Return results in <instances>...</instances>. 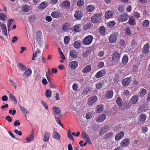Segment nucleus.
Wrapping results in <instances>:
<instances>
[{"mask_svg": "<svg viewBox=\"0 0 150 150\" xmlns=\"http://www.w3.org/2000/svg\"><path fill=\"white\" fill-rule=\"evenodd\" d=\"M101 14L100 13L94 14L92 17L91 21L95 23H100L101 22Z\"/></svg>", "mask_w": 150, "mask_h": 150, "instance_id": "1", "label": "nucleus"}, {"mask_svg": "<svg viewBox=\"0 0 150 150\" xmlns=\"http://www.w3.org/2000/svg\"><path fill=\"white\" fill-rule=\"evenodd\" d=\"M121 54L118 50L114 51L112 55V60L114 62L118 61L120 57Z\"/></svg>", "mask_w": 150, "mask_h": 150, "instance_id": "2", "label": "nucleus"}, {"mask_svg": "<svg viewBox=\"0 0 150 150\" xmlns=\"http://www.w3.org/2000/svg\"><path fill=\"white\" fill-rule=\"evenodd\" d=\"M93 40V36L91 35H88L83 40L82 43L84 45H88L91 43Z\"/></svg>", "mask_w": 150, "mask_h": 150, "instance_id": "3", "label": "nucleus"}, {"mask_svg": "<svg viewBox=\"0 0 150 150\" xmlns=\"http://www.w3.org/2000/svg\"><path fill=\"white\" fill-rule=\"evenodd\" d=\"M42 33L40 30H37L36 32V41L38 44L40 45L42 43Z\"/></svg>", "mask_w": 150, "mask_h": 150, "instance_id": "4", "label": "nucleus"}, {"mask_svg": "<svg viewBox=\"0 0 150 150\" xmlns=\"http://www.w3.org/2000/svg\"><path fill=\"white\" fill-rule=\"evenodd\" d=\"M129 18V16L126 13L120 15L118 18V20L120 22H122L126 21Z\"/></svg>", "mask_w": 150, "mask_h": 150, "instance_id": "5", "label": "nucleus"}, {"mask_svg": "<svg viewBox=\"0 0 150 150\" xmlns=\"http://www.w3.org/2000/svg\"><path fill=\"white\" fill-rule=\"evenodd\" d=\"M105 74V69H102L96 74L95 77L96 78H99L104 76Z\"/></svg>", "mask_w": 150, "mask_h": 150, "instance_id": "6", "label": "nucleus"}, {"mask_svg": "<svg viewBox=\"0 0 150 150\" xmlns=\"http://www.w3.org/2000/svg\"><path fill=\"white\" fill-rule=\"evenodd\" d=\"M117 35L116 33L112 34L109 37V41L111 43H114L116 42L117 40Z\"/></svg>", "mask_w": 150, "mask_h": 150, "instance_id": "7", "label": "nucleus"}, {"mask_svg": "<svg viewBox=\"0 0 150 150\" xmlns=\"http://www.w3.org/2000/svg\"><path fill=\"white\" fill-rule=\"evenodd\" d=\"M130 140L128 138H126L123 140L120 144V146L122 147H126L129 144Z\"/></svg>", "mask_w": 150, "mask_h": 150, "instance_id": "8", "label": "nucleus"}, {"mask_svg": "<svg viewBox=\"0 0 150 150\" xmlns=\"http://www.w3.org/2000/svg\"><path fill=\"white\" fill-rule=\"evenodd\" d=\"M97 99L96 96H92L88 99V104L89 105H91L94 103Z\"/></svg>", "mask_w": 150, "mask_h": 150, "instance_id": "9", "label": "nucleus"}, {"mask_svg": "<svg viewBox=\"0 0 150 150\" xmlns=\"http://www.w3.org/2000/svg\"><path fill=\"white\" fill-rule=\"evenodd\" d=\"M139 100L138 96L137 95H134L130 100V103L134 104L137 103Z\"/></svg>", "mask_w": 150, "mask_h": 150, "instance_id": "10", "label": "nucleus"}, {"mask_svg": "<svg viewBox=\"0 0 150 150\" xmlns=\"http://www.w3.org/2000/svg\"><path fill=\"white\" fill-rule=\"evenodd\" d=\"M106 118L105 115L101 114L96 118V121L97 122H102L105 120Z\"/></svg>", "mask_w": 150, "mask_h": 150, "instance_id": "11", "label": "nucleus"}, {"mask_svg": "<svg viewBox=\"0 0 150 150\" xmlns=\"http://www.w3.org/2000/svg\"><path fill=\"white\" fill-rule=\"evenodd\" d=\"M61 13L58 11H55L52 12L51 16L54 18H58L60 17L61 16Z\"/></svg>", "mask_w": 150, "mask_h": 150, "instance_id": "12", "label": "nucleus"}, {"mask_svg": "<svg viewBox=\"0 0 150 150\" xmlns=\"http://www.w3.org/2000/svg\"><path fill=\"white\" fill-rule=\"evenodd\" d=\"M82 13L81 11L79 10L76 11L74 14V16L77 20L81 19L82 17Z\"/></svg>", "mask_w": 150, "mask_h": 150, "instance_id": "13", "label": "nucleus"}, {"mask_svg": "<svg viewBox=\"0 0 150 150\" xmlns=\"http://www.w3.org/2000/svg\"><path fill=\"white\" fill-rule=\"evenodd\" d=\"M149 45L148 43L146 44L144 46L142 49V52L145 54H147L149 51Z\"/></svg>", "mask_w": 150, "mask_h": 150, "instance_id": "14", "label": "nucleus"}, {"mask_svg": "<svg viewBox=\"0 0 150 150\" xmlns=\"http://www.w3.org/2000/svg\"><path fill=\"white\" fill-rule=\"evenodd\" d=\"M131 81L130 78H126L122 80V84L123 86H127L129 84Z\"/></svg>", "mask_w": 150, "mask_h": 150, "instance_id": "15", "label": "nucleus"}, {"mask_svg": "<svg viewBox=\"0 0 150 150\" xmlns=\"http://www.w3.org/2000/svg\"><path fill=\"white\" fill-rule=\"evenodd\" d=\"M78 64V62L77 61H72L69 63V66L71 69H75L77 67Z\"/></svg>", "mask_w": 150, "mask_h": 150, "instance_id": "16", "label": "nucleus"}, {"mask_svg": "<svg viewBox=\"0 0 150 150\" xmlns=\"http://www.w3.org/2000/svg\"><path fill=\"white\" fill-rule=\"evenodd\" d=\"M124 132H120L117 134L115 137V139L116 141H118L121 139L124 135Z\"/></svg>", "mask_w": 150, "mask_h": 150, "instance_id": "17", "label": "nucleus"}, {"mask_svg": "<svg viewBox=\"0 0 150 150\" xmlns=\"http://www.w3.org/2000/svg\"><path fill=\"white\" fill-rule=\"evenodd\" d=\"M91 66L90 65L86 66L82 70V72L84 74L88 73L91 70Z\"/></svg>", "mask_w": 150, "mask_h": 150, "instance_id": "18", "label": "nucleus"}, {"mask_svg": "<svg viewBox=\"0 0 150 150\" xmlns=\"http://www.w3.org/2000/svg\"><path fill=\"white\" fill-rule=\"evenodd\" d=\"M52 111L57 115H59L61 113V110L60 108L55 106H54L52 108Z\"/></svg>", "mask_w": 150, "mask_h": 150, "instance_id": "19", "label": "nucleus"}, {"mask_svg": "<svg viewBox=\"0 0 150 150\" xmlns=\"http://www.w3.org/2000/svg\"><path fill=\"white\" fill-rule=\"evenodd\" d=\"M146 116L145 114H141L139 116L138 121L140 122H143L146 120Z\"/></svg>", "mask_w": 150, "mask_h": 150, "instance_id": "20", "label": "nucleus"}, {"mask_svg": "<svg viewBox=\"0 0 150 150\" xmlns=\"http://www.w3.org/2000/svg\"><path fill=\"white\" fill-rule=\"evenodd\" d=\"M81 42L79 41H76L73 44V46L76 49H79L81 46Z\"/></svg>", "mask_w": 150, "mask_h": 150, "instance_id": "21", "label": "nucleus"}, {"mask_svg": "<svg viewBox=\"0 0 150 150\" xmlns=\"http://www.w3.org/2000/svg\"><path fill=\"white\" fill-rule=\"evenodd\" d=\"M137 39H133L132 40L131 46L133 48L136 47L137 45Z\"/></svg>", "mask_w": 150, "mask_h": 150, "instance_id": "22", "label": "nucleus"}, {"mask_svg": "<svg viewBox=\"0 0 150 150\" xmlns=\"http://www.w3.org/2000/svg\"><path fill=\"white\" fill-rule=\"evenodd\" d=\"M32 73V71L30 69H28L26 70L23 73V75L25 78H27L30 76Z\"/></svg>", "mask_w": 150, "mask_h": 150, "instance_id": "23", "label": "nucleus"}, {"mask_svg": "<svg viewBox=\"0 0 150 150\" xmlns=\"http://www.w3.org/2000/svg\"><path fill=\"white\" fill-rule=\"evenodd\" d=\"M128 61V57L127 54H125L122 59V62L124 65H126Z\"/></svg>", "mask_w": 150, "mask_h": 150, "instance_id": "24", "label": "nucleus"}, {"mask_svg": "<svg viewBox=\"0 0 150 150\" xmlns=\"http://www.w3.org/2000/svg\"><path fill=\"white\" fill-rule=\"evenodd\" d=\"M34 135V133L33 132H32L31 134L26 138V139L27 140L28 142H30L33 140Z\"/></svg>", "mask_w": 150, "mask_h": 150, "instance_id": "25", "label": "nucleus"}, {"mask_svg": "<svg viewBox=\"0 0 150 150\" xmlns=\"http://www.w3.org/2000/svg\"><path fill=\"white\" fill-rule=\"evenodd\" d=\"M1 26L3 34L5 36H7V30L6 25L4 24H2Z\"/></svg>", "mask_w": 150, "mask_h": 150, "instance_id": "26", "label": "nucleus"}, {"mask_svg": "<svg viewBox=\"0 0 150 150\" xmlns=\"http://www.w3.org/2000/svg\"><path fill=\"white\" fill-rule=\"evenodd\" d=\"M129 23L131 25H134L136 22L134 20V18L133 16H130L128 21Z\"/></svg>", "mask_w": 150, "mask_h": 150, "instance_id": "27", "label": "nucleus"}, {"mask_svg": "<svg viewBox=\"0 0 150 150\" xmlns=\"http://www.w3.org/2000/svg\"><path fill=\"white\" fill-rule=\"evenodd\" d=\"M53 138L56 140H59L60 139V134L57 132H54L52 134Z\"/></svg>", "mask_w": 150, "mask_h": 150, "instance_id": "28", "label": "nucleus"}, {"mask_svg": "<svg viewBox=\"0 0 150 150\" xmlns=\"http://www.w3.org/2000/svg\"><path fill=\"white\" fill-rule=\"evenodd\" d=\"M69 55L72 57L75 58L77 57V53L74 50H71L69 51Z\"/></svg>", "mask_w": 150, "mask_h": 150, "instance_id": "29", "label": "nucleus"}, {"mask_svg": "<svg viewBox=\"0 0 150 150\" xmlns=\"http://www.w3.org/2000/svg\"><path fill=\"white\" fill-rule=\"evenodd\" d=\"M62 5L63 7L68 8L70 6V4L68 0H66L62 2Z\"/></svg>", "mask_w": 150, "mask_h": 150, "instance_id": "30", "label": "nucleus"}, {"mask_svg": "<svg viewBox=\"0 0 150 150\" xmlns=\"http://www.w3.org/2000/svg\"><path fill=\"white\" fill-rule=\"evenodd\" d=\"M146 93V90L145 89L142 88L140 89L138 94L139 96L142 97L144 96Z\"/></svg>", "mask_w": 150, "mask_h": 150, "instance_id": "31", "label": "nucleus"}, {"mask_svg": "<svg viewBox=\"0 0 150 150\" xmlns=\"http://www.w3.org/2000/svg\"><path fill=\"white\" fill-rule=\"evenodd\" d=\"M69 24L68 23H65L62 25V28L63 30L66 31L69 28Z\"/></svg>", "mask_w": 150, "mask_h": 150, "instance_id": "32", "label": "nucleus"}, {"mask_svg": "<svg viewBox=\"0 0 150 150\" xmlns=\"http://www.w3.org/2000/svg\"><path fill=\"white\" fill-rule=\"evenodd\" d=\"M81 25L80 24L75 25L74 27V30L76 32H78L81 30Z\"/></svg>", "mask_w": 150, "mask_h": 150, "instance_id": "33", "label": "nucleus"}, {"mask_svg": "<svg viewBox=\"0 0 150 150\" xmlns=\"http://www.w3.org/2000/svg\"><path fill=\"white\" fill-rule=\"evenodd\" d=\"M14 22V20L13 19H9L8 21L7 22V27L8 31H10V28L11 25Z\"/></svg>", "mask_w": 150, "mask_h": 150, "instance_id": "34", "label": "nucleus"}, {"mask_svg": "<svg viewBox=\"0 0 150 150\" xmlns=\"http://www.w3.org/2000/svg\"><path fill=\"white\" fill-rule=\"evenodd\" d=\"M106 28L103 26H100L98 29L99 33L102 35H103L105 33Z\"/></svg>", "mask_w": 150, "mask_h": 150, "instance_id": "35", "label": "nucleus"}, {"mask_svg": "<svg viewBox=\"0 0 150 150\" xmlns=\"http://www.w3.org/2000/svg\"><path fill=\"white\" fill-rule=\"evenodd\" d=\"M94 9V7L92 5H90L87 6L86 7V10L88 12H92Z\"/></svg>", "mask_w": 150, "mask_h": 150, "instance_id": "36", "label": "nucleus"}, {"mask_svg": "<svg viewBox=\"0 0 150 150\" xmlns=\"http://www.w3.org/2000/svg\"><path fill=\"white\" fill-rule=\"evenodd\" d=\"M113 94L112 91L110 90L108 91L106 93V98L107 99H110L111 98Z\"/></svg>", "mask_w": 150, "mask_h": 150, "instance_id": "37", "label": "nucleus"}, {"mask_svg": "<svg viewBox=\"0 0 150 150\" xmlns=\"http://www.w3.org/2000/svg\"><path fill=\"white\" fill-rule=\"evenodd\" d=\"M103 105H100L97 107L96 112L97 113H100L103 111Z\"/></svg>", "mask_w": 150, "mask_h": 150, "instance_id": "38", "label": "nucleus"}, {"mask_svg": "<svg viewBox=\"0 0 150 150\" xmlns=\"http://www.w3.org/2000/svg\"><path fill=\"white\" fill-rule=\"evenodd\" d=\"M112 15V13L111 11H107L105 14V17L107 18H111Z\"/></svg>", "mask_w": 150, "mask_h": 150, "instance_id": "39", "label": "nucleus"}, {"mask_svg": "<svg viewBox=\"0 0 150 150\" xmlns=\"http://www.w3.org/2000/svg\"><path fill=\"white\" fill-rule=\"evenodd\" d=\"M146 107L144 105H142L139 107L138 110V111L139 113H142L145 112L146 111Z\"/></svg>", "mask_w": 150, "mask_h": 150, "instance_id": "40", "label": "nucleus"}, {"mask_svg": "<svg viewBox=\"0 0 150 150\" xmlns=\"http://www.w3.org/2000/svg\"><path fill=\"white\" fill-rule=\"evenodd\" d=\"M7 16L3 13H0V20L1 21H4L6 19Z\"/></svg>", "mask_w": 150, "mask_h": 150, "instance_id": "41", "label": "nucleus"}, {"mask_svg": "<svg viewBox=\"0 0 150 150\" xmlns=\"http://www.w3.org/2000/svg\"><path fill=\"white\" fill-rule=\"evenodd\" d=\"M18 65V67L22 71H25L27 69L25 66L23 64L19 63Z\"/></svg>", "mask_w": 150, "mask_h": 150, "instance_id": "42", "label": "nucleus"}, {"mask_svg": "<svg viewBox=\"0 0 150 150\" xmlns=\"http://www.w3.org/2000/svg\"><path fill=\"white\" fill-rule=\"evenodd\" d=\"M45 94L46 97L48 98H50L51 96L52 92L50 90H47Z\"/></svg>", "mask_w": 150, "mask_h": 150, "instance_id": "43", "label": "nucleus"}, {"mask_svg": "<svg viewBox=\"0 0 150 150\" xmlns=\"http://www.w3.org/2000/svg\"><path fill=\"white\" fill-rule=\"evenodd\" d=\"M50 134L48 133H46L45 134V136L43 138V140L45 142L47 141L49 139Z\"/></svg>", "mask_w": 150, "mask_h": 150, "instance_id": "44", "label": "nucleus"}, {"mask_svg": "<svg viewBox=\"0 0 150 150\" xmlns=\"http://www.w3.org/2000/svg\"><path fill=\"white\" fill-rule=\"evenodd\" d=\"M47 6V4L45 2H42L38 6V7L40 8H44Z\"/></svg>", "mask_w": 150, "mask_h": 150, "instance_id": "45", "label": "nucleus"}, {"mask_svg": "<svg viewBox=\"0 0 150 150\" xmlns=\"http://www.w3.org/2000/svg\"><path fill=\"white\" fill-rule=\"evenodd\" d=\"M116 103L118 105L121 107L122 105V99L120 97H118L116 100Z\"/></svg>", "mask_w": 150, "mask_h": 150, "instance_id": "46", "label": "nucleus"}, {"mask_svg": "<svg viewBox=\"0 0 150 150\" xmlns=\"http://www.w3.org/2000/svg\"><path fill=\"white\" fill-rule=\"evenodd\" d=\"M20 109L24 113L29 114V111L24 107L20 106Z\"/></svg>", "mask_w": 150, "mask_h": 150, "instance_id": "47", "label": "nucleus"}, {"mask_svg": "<svg viewBox=\"0 0 150 150\" xmlns=\"http://www.w3.org/2000/svg\"><path fill=\"white\" fill-rule=\"evenodd\" d=\"M9 98L12 101H14L15 103H17L16 97L13 95L10 94L9 95Z\"/></svg>", "mask_w": 150, "mask_h": 150, "instance_id": "48", "label": "nucleus"}, {"mask_svg": "<svg viewBox=\"0 0 150 150\" xmlns=\"http://www.w3.org/2000/svg\"><path fill=\"white\" fill-rule=\"evenodd\" d=\"M149 24V21L147 20H146L143 21L142 24L144 27L146 28L148 26Z\"/></svg>", "mask_w": 150, "mask_h": 150, "instance_id": "49", "label": "nucleus"}, {"mask_svg": "<svg viewBox=\"0 0 150 150\" xmlns=\"http://www.w3.org/2000/svg\"><path fill=\"white\" fill-rule=\"evenodd\" d=\"M84 4V1L83 0H78L77 3V6L79 7H81Z\"/></svg>", "mask_w": 150, "mask_h": 150, "instance_id": "50", "label": "nucleus"}, {"mask_svg": "<svg viewBox=\"0 0 150 150\" xmlns=\"http://www.w3.org/2000/svg\"><path fill=\"white\" fill-rule=\"evenodd\" d=\"M113 135V133L109 132L106 134L104 137V139H107L110 138L111 136Z\"/></svg>", "mask_w": 150, "mask_h": 150, "instance_id": "51", "label": "nucleus"}, {"mask_svg": "<svg viewBox=\"0 0 150 150\" xmlns=\"http://www.w3.org/2000/svg\"><path fill=\"white\" fill-rule=\"evenodd\" d=\"M23 10L24 12H28L30 10V7L27 5H25L23 7Z\"/></svg>", "mask_w": 150, "mask_h": 150, "instance_id": "52", "label": "nucleus"}, {"mask_svg": "<svg viewBox=\"0 0 150 150\" xmlns=\"http://www.w3.org/2000/svg\"><path fill=\"white\" fill-rule=\"evenodd\" d=\"M67 135L68 137L70 140H71L73 142L74 141V139L71 134V132H67Z\"/></svg>", "mask_w": 150, "mask_h": 150, "instance_id": "53", "label": "nucleus"}, {"mask_svg": "<svg viewBox=\"0 0 150 150\" xmlns=\"http://www.w3.org/2000/svg\"><path fill=\"white\" fill-rule=\"evenodd\" d=\"M40 50L38 49H37V50L36 51V52L33 53V57L32 59V60H34L35 59L34 58L36 57L37 56V54L38 53H40Z\"/></svg>", "mask_w": 150, "mask_h": 150, "instance_id": "54", "label": "nucleus"}, {"mask_svg": "<svg viewBox=\"0 0 150 150\" xmlns=\"http://www.w3.org/2000/svg\"><path fill=\"white\" fill-rule=\"evenodd\" d=\"M70 40V38L69 36H66L64 37V44L67 45L68 43Z\"/></svg>", "mask_w": 150, "mask_h": 150, "instance_id": "55", "label": "nucleus"}, {"mask_svg": "<svg viewBox=\"0 0 150 150\" xmlns=\"http://www.w3.org/2000/svg\"><path fill=\"white\" fill-rule=\"evenodd\" d=\"M115 24V22L113 21H111L108 22V25L109 27H112Z\"/></svg>", "mask_w": 150, "mask_h": 150, "instance_id": "56", "label": "nucleus"}, {"mask_svg": "<svg viewBox=\"0 0 150 150\" xmlns=\"http://www.w3.org/2000/svg\"><path fill=\"white\" fill-rule=\"evenodd\" d=\"M104 66V63L103 62H100L98 64L97 67L98 69L102 68Z\"/></svg>", "mask_w": 150, "mask_h": 150, "instance_id": "57", "label": "nucleus"}, {"mask_svg": "<svg viewBox=\"0 0 150 150\" xmlns=\"http://www.w3.org/2000/svg\"><path fill=\"white\" fill-rule=\"evenodd\" d=\"M125 33L128 35H130L131 34V31L129 28L128 27L126 28L125 30Z\"/></svg>", "mask_w": 150, "mask_h": 150, "instance_id": "58", "label": "nucleus"}, {"mask_svg": "<svg viewBox=\"0 0 150 150\" xmlns=\"http://www.w3.org/2000/svg\"><path fill=\"white\" fill-rule=\"evenodd\" d=\"M81 137L83 138L86 139L88 138L89 136L85 132H83L81 134Z\"/></svg>", "mask_w": 150, "mask_h": 150, "instance_id": "59", "label": "nucleus"}, {"mask_svg": "<svg viewBox=\"0 0 150 150\" xmlns=\"http://www.w3.org/2000/svg\"><path fill=\"white\" fill-rule=\"evenodd\" d=\"M103 83H98L96 85V87L97 89L101 88L103 86Z\"/></svg>", "mask_w": 150, "mask_h": 150, "instance_id": "60", "label": "nucleus"}, {"mask_svg": "<svg viewBox=\"0 0 150 150\" xmlns=\"http://www.w3.org/2000/svg\"><path fill=\"white\" fill-rule=\"evenodd\" d=\"M92 113L89 112L88 114H86V118L87 119H89L92 118Z\"/></svg>", "mask_w": 150, "mask_h": 150, "instance_id": "61", "label": "nucleus"}, {"mask_svg": "<svg viewBox=\"0 0 150 150\" xmlns=\"http://www.w3.org/2000/svg\"><path fill=\"white\" fill-rule=\"evenodd\" d=\"M133 15L134 16L137 18H138L140 17V15L139 13L137 11H135L133 12Z\"/></svg>", "mask_w": 150, "mask_h": 150, "instance_id": "62", "label": "nucleus"}, {"mask_svg": "<svg viewBox=\"0 0 150 150\" xmlns=\"http://www.w3.org/2000/svg\"><path fill=\"white\" fill-rule=\"evenodd\" d=\"M72 88L75 91L77 90L78 85L77 83H74L72 86Z\"/></svg>", "mask_w": 150, "mask_h": 150, "instance_id": "63", "label": "nucleus"}, {"mask_svg": "<svg viewBox=\"0 0 150 150\" xmlns=\"http://www.w3.org/2000/svg\"><path fill=\"white\" fill-rule=\"evenodd\" d=\"M119 44L121 46L123 47L125 44V42L123 40L121 39L119 42Z\"/></svg>", "mask_w": 150, "mask_h": 150, "instance_id": "64", "label": "nucleus"}]
</instances>
